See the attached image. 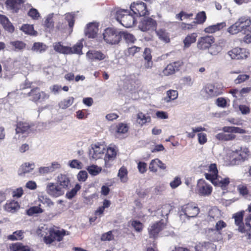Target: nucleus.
Listing matches in <instances>:
<instances>
[{
  "label": "nucleus",
  "mask_w": 251,
  "mask_h": 251,
  "mask_svg": "<svg viewBox=\"0 0 251 251\" xmlns=\"http://www.w3.org/2000/svg\"><path fill=\"white\" fill-rule=\"evenodd\" d=\"M251 155L249 148L240 147V149L232 151L227 154L226 162L230 166L238 165L247 160Z\"/></svg>",
  "instance_id": "nucleus-1"
},
{
  "label": "nucleus",
  "mask_w": 251,
  "mask_h": 251,
  "mask_svg": "<svg viewBox=\"0 0 251 251\" xmlns=\"http://www.w3.org/2000/svg\"><path fill=\"white\" fill-rule=\"evenodd\" d=\"M114 16L118 22L126 28L133 26L136 22L135 17L127 10L117 9L114 13Z\"/></svg>",
  "instance_id": "nucleus-2"
},
{
  "label": "nucleus",
  "mask_w": 251,
  "mask_h": 251,
  "mask_svg": "<svg viewBox=\"0 0 251 251\" xmlns=\"http://www.w3.org/2000/svg\"><path fill=\"white\" fill-rule=\"evenodd\" d=\"M223 132L219 133L215 137L219 141H229L234 140L236 135L233 133L245 134L246 133L245 129L236 126H225L222 129Z\"/></svg>",
  "instance_id": "nucleus-3"
},
{
  "label": "nucleus",
  "mask_w": 251,
  "mask_h": 251,
  "mask_svg": "<svg viewBox=\"0 0 251 251\" xmlns=\"http://www.w3.org/2000/svg\"><path fill=\"white\" fill-rule=\"evenodd\" d=\"M104 41L109 45H118L121 42V31L115 27H107L102 33Z\"/></svg>",
  "instance_id": "nucleus-4"
},
{
  "label": "nucleus",
  "mask_w": 251,
  "mask_h": 251,
  "mask_svg": "<svg viewBox=\"0 0 251 251\" xmlns=\"http://www.w3.org/2000/svg\"><path fill=\"white\" fill-rule=\"evenodd\" d=\"M23 97H30L29 100L38 103V102L43 103L48 100L50 98V95L44 91H41L40 88L36 87L31 89L29 92L24 94Z\"/></svg>",
  "instance_id": "nucleus-5"
},
{
  "label": "nucleus",
  "mask_w": 251,
  "mask_h": 251,
  "mask_svg": "<svg viewBox=\"0 0 251 251\" xmlns=\"http://www.w3.org/2000/svg\"><path fill=\"white\" fill-rule=\"evenodd\" d=\"M48 232L49 235L43 238L44 242L46 244H50L55 241L60 242L66 234L64 229L59 230L56 227L50 228Z\"/></svg>",
  "instance_id": "nucleus-6"
},
{
  "label": "nucleus",
  "mask_w": 251,
  "mask_h": 251,
  "mask_svg": "<svg viewBox=\"0 0 251 251\" xmlns=\"http://www.w3.org/2000/svg\"><path fill=\"white\" fill-rule=\"evenodd\" d=\"M34 124L27 120L23 119L17 120L16 124L15 132L16 134H28L31 133Z\"/></svg>",
  "instance_id": "nucleus-7"
},
{
  "label": "nucleus",
  "mask_w": 251,
  "mask_h": 251,
  "mask_svg": "<svg viewBox=\"0 0 251 251\" xmlns=\"http://www.w3.org/2000/svg\"><path fill=\"white\" fill-rule=\"evenodd\" d=\"M130 8L137 17L145 16L149 14L147 4L143 1L138 0L133 2L131 4Z\"/></svg>",
  "instance_id": "nucleus-8"
},
{
  "label": "nucleus",
  "mask_w": 251,
  "mask_h": 251,
  "mask_svg": "<svg viewBox=\"0 0 251 251\" xmlns=\"http://www.w3.org/2000/svg\"><path fill=\"white\" fill-rule=\"evenodd\" d=\"M244 210H241L234 214L232 218L234 219L235 225L238 226V230L242 233H246V237L247 239L248 228L246 227L245 223H244Z\"/></svg>",
  "instance_id": "nucleus-9"
},
{
  "label": "nucleus",
  "mask_w": 251,
  "mask_h": 251,
  "mask_svg": "<svg viewBox=\"0 0 251 251\" xmlns=\"http://www.w3.org/2000/svg\"><path fill=\"white\" fill-rule=\"evenodd\" d=\"M212 187L204 179H200L198 180L196 191L200 196H208L212 193Z\"/></svg>",
  "instance_id": "nucleus-10"
},
{
  "label": "nucleus",
  "mask_w": 251,
  "mask_h": 251,
  "mask_svg": "<svg viewBox=\"0 0 251 251\" xmlns=\"http://www.w3.org/2000/svg\"><path fill=\"white\" fill-rule=\"evenodd\" d=\"M215 42V38L213 36L206 35L199 38L197 47L200 50H206L209 49Z\"/></svg>",
  "instance_id": "nucleus-11"
},
{
  "label": "nucleus",
  "mask_w": 251,
  "mask_h": 251,
  "mask_svg": "<svg viewBox=\"0 0 251 251\" xmlns=\"http://www.w3.org/2000/svg\"><path fill=\"white\" fill-rule=\"evenodd\" d=\"M181 211L188 218H194L199 213L200 209L195 204L188 203L181 206Z\"/></svg>",
  "instance_id": "nucleus-12"
},
{
  "label": "nucleus",
  "mask_w": 251,
  "mask_h": 251,
  "mask_svg": "<svg viewBox=\"0 0 251 251\" xmlns=\"http://www.w3.org/2000/svg\"><path fill=\"white\" fill-rule=\"evenodd\" d=\"M156 21L150 17L144 18L140 22L139 27L143 31L155 30L157 27Z\"/></svg>",
  "instance_id": "nucleus-13"
},
{
  "label": "nucleus",
  "mask_w": 251,
  "mask_h": 251,
  "mask_svg": "<svg viewBox=\"0 0 251 251\" xmlns=\"http://www.w3.org/2000/svg\"><path fill=\"white\" fill-rule=\"evenodd\" d=\"M164 224L161 221L153 223L148 228L150 238L155 239L158 237L159 233L163 230L165 226Z\"/></svg>",
  "instance_id": "nucleus-14"
},
{
  "label": "nucleus",
  "mask_w": 251,
  "mask_h": 251,
  "mask_svg": "<svg viewBox=\"0 0 251 251\" xmlns=\"http://www.w3.org/2000/svg\"><path fill=\"white\" fill-rule=\"evenodd\" d=\"M46 191L49 195L55 198L61 196L64 194L63 188H61L58 184L52 182L48 184Z\"/></svg>",
  "instance_id": "nucleus-15"
},
{
  "label": "nucleus",
  "mask_w": 251,
  "mask_h": 251,
  "mask_svg": "<svg viewBox=\"0 0 251 251\" xmlns=\"http://www.w3.org/2000/svg\"><path fill=\"white\" fill-rule=\"evenodd\" d=\"M232 59H243L247 58L249 52L246 49L236 47L228 52Z\"/></svg>",
  "instance_id": "nucleus-16"
},
{
  "label": "nucleus",
  "mask_w": 251,
  "mask_h": 251,
  "mask_svg": "<svg viewBox=\"0 0 251 251\" xmlns=\"http://www.w3.org/2000/svg\"><path fill=\"white\" fill-rule=\"evenodd\" d=\"M105 146L99 143L92 145V149L90 150L89 155L92 158L98 159L101 157L104 153Z\"/></svg>",
  "instance_id": "nucleus-17"
},
{
  "label": "nucleus",
  "mask_w": 251,
  "mask_h": 251,
  "mask_svg": "<svg viewBox=\"0 0 251 251\" xmlns=\"http://www.w3.org/2000/svg\"><path fill=\"white\" fill-rule=\"evenodd\" d=\"M183 62L179 60L171 63L167 65L163 69L162 73L164 75L168 76L175 74L179 70L180 68L183 66Z\"/></svg>",
  "instance_id": "nucleus-18"
},
{
  "label": "nucleus",
  "mask_w": 251,
  "mask_h": 251,
  "mask_svg": "<svg viewBox=\"0 0 251 251\" xmlns=\"http://www.w3.org/2000/svg\"><path fill=\"white\" fill-rule=\"evenodd\" d=\"M99 24L96 22L88 23L84 30L86 36L88 38H95L99 31Z\"/></svg>",
  "instance_id": "nucleus-19"
},
{
  "label": "nucleus",
  "mask_w": 251,
  "mask_h": 251,
  "mask_svg": "<svg viewBox=\"0 0 251 251\" xmlns=\"http://www.w3.org/2000/svg\"><path fill=\"white\" fill-rule=\"evenodd\" d=\"M205 92L210 97H216L223 94V89L212 84H206L203 88Z\"/></svg>",
  "instance_id": "nucleus-20"
},
{
  "label": "nucleus",
  "mask_w": 251,
  "mask_h": 251,
  "mask_svg": "<svg viewBox=\"0 0 251 251\" xmlns=\"http://www.w3.org/2000/svg\"><path fill=\"white\" fill-rule=\"evenodd\" d=\"M116 155V151L114 148L109 147L107 149L104 158L105 167L108 168L111 166L110 161H112L115 159Z\"/></svg>",
  "instance_id": "nucleus-21"
},
{
  "label": "nucleus",
  "mask_w": 251,
  "mask_h": 251,
  "mask_svg": "<svg viewBox=\"0 0 251 251\" xmlns=\"http://www.w3.org/2000/svg\"><path fill=\"white\" fill-rule=\"evenodd\" d=\"M87 57L91 60H102L106 55L100 50H90L86 53Z\"/></svg>",
  "instance_id": "nucleus-22"
},
{
  "label": "nucleus",
  "mask_w": 251,
  "mask_h": 251,
  "mask_svg": "<svg viewBox=\"0 0 251 251\" xmlns=\"http://www.w3.org/2000/svg\"><path fill=\"white\" fill-rule=\"evenodd\" d=\"M196 251H215L216 247L211 242H203L199 243L195 246Z\"/></svg>",
  "instance_id": "nucleus-23"
},
{
  "label": "nucleus",
  "mask_w": 251,
  "mask_h": 251,
  "mask_svg": "<svg viewBox=\"0 0 251 251\" xmlns=\"http://www.w3.org/2000/svg\"><path fill=\"white\" fill-rule=\"evenodd\" d=\"M0 24L8 32L12 33L14 31L15 28L13 25L6 16L0 14Z\"/></svg>",
  "instance_id": "nucleus-24"
},
{
  "label": "nucleus",
  "mask_w": 251,
  "mask_h": 251,
  "mask_svg": "<svg viewBox=\"0 0 251 251\" xmlns=\"http://www.w3.org/2000/svg\"><path fill=\"white\" fill-rule=\"evenodd\" d=\"M23 0H6L5 4L7 6L15 13H17L19 9L20 5L24 3Z\"/></svg>",
  "instance_id": "nucleus-25"
},
{
  "label": "nucleus",
  "mask_w": 251,
  "mask_h": 251,
  "mask_svg": "<svg viewBox=\"0 0 251 251\" xmlns=\"http://www.w3.org/2000/svg\"><path fill=\"white\" fill-rule=\"evenodd\" d=\"M143 57L146 61L144 64L145 68H151L152 66V56L151 54V50L150 48H146L145 49L143 53Z\"/></svg>",
  "instance_id": "nucleus-26"
},
{
  "label": "nucleus",
  "mask_w": 251,
  "mask_h": 251,
  "mask_svg": "<svg viewBox=\"0 0 251 251\" xmlns=\"http://www.w3.org/2000/svg\"><path fill=\"white\" fill-rule=\"evenodd\" d=\"M198 34L196 32H193L188 34L183 41L184 48H188L191 45L195 43L197 41Z\"/></svg>",
  "instance_id": "nucleus-27"
},
{
  "label": "nucleus",
  "mask_w": 251,
  "mask_h": 251,
  "mask_svg": "<svg viewBox=\"0 0 251 251\" xmlns=\"http://www.w3.org/2000/svg\"><path fill=\"white\" fill-rule=\"evenodd\" d=\"M57 184L64 190L68 188L70 184V180L67 175L60 174L57 177Z\"/></svg>",
  "instance_id": "nucleus-28"
},
{
  "label": "nucleus",
  "mask_w": 251,
  "mask_h": 251,
  "mask_svg": "<svg viewBox=\"0 0 251 251\" xmlns=\"http://www.w3.org/2000/svg\"><path fill=\"white\" fill-rule=\"evenodd\" d=\"M9 249L10 251H30V248L28 246L24 245L20 242L10 244Z\"/></svg>",
  "instance_id": "nucleus-29"
},
{
  "label": "nucleus",
  "mask_w": 251,
  "mask_h": 251,
  "mask_svg": "<svg viewBox=\"0 0 251 251\" xmlns=\"http://www.w3.org/2000/svg\"><path fill=\"white\" fill-rule=\"evenodd\" d=\"M226 26V23L222 22L206 27L204 28V31L207 33H213L216 31L221 30Z\"/></svg>",
  "instance_id": "nucleus-30"
},
{
  "label": "nucleus",
  "mask_w": 251,
  "mask_h": 251,
  "mask_svg": "<svg viewBox=\"0 0 251 251\" xmlns=\"http://www.w3.org/2000/svg\"><path fill=\"white\" fill-rule=\"evenodd\" d=\"M129 126L126 123H119L116 125L113 129L115 133L117 135L125 134L127 132Z\"/></svg>",
  "instance_id": "nucleus-31"
},
{
  "label": "nucleus",
  "mask_w": 251,
  "mask_h": 251,
  "mask_svg": "<svg viewBox=\"0 0 251 251\" xmlns=\"http://www.w3.org/2000/svg\"><path fill=\"white\" fill-rule=\"evenodd\" d=\"M219 178H221L219 176L218 177H217V179H216L215 181V183H214L213 185L215 186L220 187L223 190H226L227 186L230 183L229 178L228 177H226L221 178V179L220 180Z\"/></svg>",
  "instance_id": "nucleus-32"
},
{
  "label": "nucleus",
  "mask_w": 251,
  "mask_h": 251,
  "mask_svg": "<svg viewBox=\"0 0 251 251\" xmlns=\"http://www.w3.org/2000/svg\"><path fill=\"white\" fill-rule=\"evenodd\" d=\"M238 23L239 27L240 28L241 31L250 30L251 21L246 17H241L236 22Z\"/></svg>",
  "instance_id": "nucleus-33"
},
{
  "label": "nucleus",
  "mask_w": 251,
  "mask_h": 251,
  "mask_svg": "<svg viewBox=\"0 0 251 251\" xmlns=\"http://www.w3.org/2000/svg\"><path fill=\"white\" fill-rule=\"evenodd\" d=\"M155 31L157 36L160 40L165 43H169L170 42L169 34L165 29L160 28L158 30H156V29Z\"/></svg>",
  "instance_id": "nucleus-34"
},
{
  "label": "nucleus",
  "mask_w": 251,
  "mask_h": 251,
  "mask_svg": "<svg viewBox=\"0 0 251 251\" xmlns=\"http://www.w3.org/2000/svg\"><path fill=\"white\" fill-rule=\"evenodd\" d=\"M151 121V118L149 115H146L142 112H139L137 115V122L141 126Z\"/></svg>",
  "instance_id": "nucleus-35"
},
{
  "label": "nucleus",
  "mask_w": 251,
  "mask_h": 251,
  "mask_svg": "<svg viewBox=\"0 0 251 251\" xmlns=\"http://www.w3.org/2000/svg\"><path fill=\"white\" fill-rule=\"evenodd\" d=\"M53 49L57 52L66 54H68V51L71 49L69 47L62 45L61 42L55 43L53 45Z\"/></svg>",
  "instance_id": "nucleus-36"
},
{
  "label": "nucleus",
  "mask_w": 251,
  "mask_h": 251,
  "mask_svg": "<svg viewBox=\"0 0 251 251\" xmlns=\"http://www.w3.org/2000/svg\"><path fill=\"white\" fill-rule=\"evenodd\" d=\"M123 38L127 43H134L136 40L135 37L127 31H121V41Z\"/></svg>",
  "instance_id": "nucleus-37"
},
{
  "label": "nucleus",
  "mask_w": 251,
  "mask_h": 251,
  "mask_svg": "<svg viewBox=\"0 0 251 251\" xmlns=\"http://www.w3.org/2000/svg\"><path fill=\"white\" fill-rule=\"evenodd\" d=\"M75 99L73 97H70L67 99H64L60 101L58 104L60 108L65 109L69 107L73 104Z\"/></svg>",
  "instance_id": "nucleus-38"
},
{
  "label": "nucleus",
  "mask_w": 251,
  "mask_h": 251,
  "mask_svg": "<svg viewBox=\"0 0 251 251\" xmlns=\"http://www.w3.org/2000/svg\"><path fill=\"white\" fill-rule=\"evenodd\" d=\"M206 15L204 11L199 12L196 16L195 21H193V24L196 25L197 24H203L206 21Z\"/></svg>",
  "instance_id": "nucleus-39"
},
{
  "label": "nucleus",
  "mask_w": 251,
  "mask_h": 251,
  "mask_svg": "<svg viewBox=\"0 0 251 251\" xmlns=\"http://www.w3.org/2000/svg\"><path fill=\"white\" fill-rule=\"evenodd\" d=\"M83 44L81 42H77L73 47H70L71 49L68 51V54H77L79 55L82 54V50L83 48Z\"/></svg>",
  "instance_id": "nucleus-40"
},
{
  "label": "nucleus",
  "mask_w": 251,
  "mask_h": 251,
  "mask_svg": "<svg viewBox=\"0 0 251 251\" xmlns=\"http://www.w3.org/2000/svg\"><path fill=\"white\" fill-rule=\"evenodd\" d=\"M47 48V46L44 43L41 42H35L33 44L31 48V50L33 51L42 53L45 51Z\"/></svg>",
  "instance_id": "nucleus-41"
},
{
  "label": "nucleus",
  "mask_w": 251,
  "mask_h": 251,
  "mask_svg": "<svg viewBox=\"0 0 251 251\" xmlns=\"http://www.w3.org/2000/svg\"><path fill=\"white\" fill-rule=\"evenodd\" d=\"M20 29L27 34L31 35H36L37 34V32L34 29L33 25L24 24L22 26Z\"/></svg>",
  "instance_id": "nucleus-42"
},
{
  "label": "nucleus",
  "mask_w": 251,
  "mask_h": 251,
  "mask_svg": "<svg viewBox=\"0 0 251 251\" xmlns=\"http://www.w3.org/2000/svg\"><path fill=\"white\" fill-rule=\"evenodd\" d=\"M20 207L19 203L15 201H12L7 202L4 206L5 209L9 212H13Z\"/></svg>",
  "instance_id": "nucleus-43"
},
{
  "label": "nucleus",
  "mask_w": 251,
  "mask_h": 251,
  "mask_svg": "<svg viewBox=\"0 0 251 251\" xmlns=\"http://www.w3.org/2000/svg\"><path fill=\"white\" fill-rule=\"evenodd\" d=\"M33 166H34V164L25 163L23 164L20 167L19 173V175H22L30 172L33 170V168L32 167Z\"/></svg>",
  "instance_id": "nucleus-44"
},
{
  "label": "nucleus",
  "mask_w": 251,
  "mask_h": 251,
  "mask_svg": "<svg viewBox=\"0 0 251 251\" xmlns=\"http://www.w3.org/2000/svg\"><path fill=\"white\" fill-rule=\"evenodd\" d=\"M10 45L14 48L15 51H21L25 49L26 47V44L21 41H15L10 42Z\"/></svg>",
  "instance_id": "nucleus-45"
},
{
  "label": "nucleus",
  "mask_w": 251,
  "mask_h": 251,
  "mask_svg": "<svg viewBox=\"0 0 251 251\" xmlns=\"http://www.w3.org/2000/svg\"><path fill=\"white\" fill-rule=\"evenodd\" d=\"M127 174L128 172L126 168L123 166L119 169L118 176L121 181L125 182L127 180Z\"/></svg>",
  "instance_id": "nucleus-46"
},
{
  "label": "nucleus",
  "mask_w": 251,
  "mask_h": 251,
  "mask_svg": "<svg viewBox=\"0 0 251 251\" xmlns=\"http://www.w3.org/2000/svg\"><path fill=\"white\" fill-rule=\"evenodd\" d=\"M167 97L165 98V100L168 102L177 98L178 92L176 90H169L167 92Z\"/></svg>",
  "instance_id": "nucleus-47"
},
{
  "label": "nucleus",
  "mask_w": 251,
  "mask_h": 251,
  "mask_svg": "<svg viewBox=\"0 0 251 251\" xmlns=\"http://www.w3.org/2000/svg\"><path fill=\"white\" fill-rule=\"evenodd\" d=\"M65 19L68 23L69 26L72 29L75 22V14L74 12L67 13L65 14Z\"/></svg>",
  "instance_id": "nucleus-48"
},
{
  "label": "nucleus",
  "mask_w": 251,
  "mask_h": 251,
  "mask_svg": "<svg viewBox=\"0 0 251 251\" xmlns=\"http://www.w3.org/2000/svg\"><path fill=\"white\" fill-rule=\"evenodd\" d=\"M41 205L39 204L37 206H32L30 207L26 211L27 214L29 216H32L35 214L42 213L44 212V210L41 208Z\"/></svg>",
  "instance_id": "nucleus-49"
},
{
  "label": "nucleus",
  "mask_w": 251,
  "mask_h": 251,
  "mask_svg": "<svg viewBox=\"0 0 251 251\" xmlns=\"http://www.w3.org/2000/svg\"><path fill=\"white\" fill-rule=\"evenodd\" d=\"M23 232L22 230H17L14 232L12 234L8 235L7 239L11 241L21 240L23 239Z\"/></svg>",
  "instance_id": "nucleus-50"
},
{
  "label": "nucleus",
  "mask_w": 251,
  "mask_h": 251,
  "mask_svg": "<svg viewBox=\"0 0 251 251\" xmlns=\"http://www.w3.org/2000/svg\"><path fill=\"white\" fill-rule=\"evenodd\" d=\"M251 221V214H250L245 219V225L248 228L247 232V240H251V225L250 222Z\"/></svg>",
  "instance_id": "nucleus-51"
},
{
  "label": "nucleus",
  "mask_w": 251,
  "mask_h": 251,
  "mask_svg": "<svg viewBox=\"0 0 251 251\" xmlns=\"http://www.w3.org/2000/svg\"><path fill=\"white\" fill-rule=\"evenodd\" d=\"M80 188L81 186L79 184H76L74 188L66 193L67 198L69 199H71L74 198Z\"/></svg>",
  "instance_id": "nucleus-52"
},
{
  "label": "nucleus",
  "mask_w": 251,
  "mask_h": 251,
  "mask_svg": "<svg viewBox=\"0 0 251 251\" xmlns=\"http://www.w3.org/2000/svg\"><path fill=\"white\" fill-rule=\"evenodd\" d=\"M227 31L232 35L236 34L241 31L239 27L238 23L235 22L234 24L229 26L227 29Z\"/></svg>",
  "instance_id": "nucleus-53"
},
{
  "label": "nucleus",
  "mask_w": 251,
  "mask_h": 251,
  "mask_svg": "<svg viewBox=\"0 0 251 251\" xmlns=\"http://www.w3.org/2000/svg\"><path fill=\"white\" fill-rule=\"evenodd\" d=\"M132 226L134 228L136 232H140L142 231L144 225L139 221L133 220L131 222V224Z\"/></svg>",
  "instance_id": "nucleus-54"
},
{
  "label": "nucleus",
  "mask_w": 251,
  "mask_h": 251,
  "mask_svg": "<svg viewBox=\"0 0 251 251\" xmlns=\"http://www.w3.org/2000/svg\"><path fill=\"white\" fill-rule=\"evenodd\" d=\"M250 76L247 74L239 75L234 80V83L236 84H240L249 80Z\"/></svg>",
  "instance_id": "nucleus-55"
},
{
  "label": "nucleus",
  "mask_w": 251,
  "mask_h": 251,
  "mask_svg": "<svg viewBox=\"0 0 251 251\" xmlns=\"http://www.w3.org/2000/svg\"><path fill=\"white\" fill-rule=\"evenodd\" d=\"M87 170L91 175L96 176L101 172V169L96 165H92L88 167Z\"/></svg>",
  "instance_id": "nucleus-56"
},
{
  "label": "nucleus",
  "mask_w": 251,
  "mask_h": 251,
  "mask_svg": "<svg viewBox=\"0 0 251 251\" xmlns=\"http://www.w3.org/2000/svg\"><path fill=\"white\" fill-rule=\"evenodd\" d=\"M237 190L239 194L243 196L249 194V190L246 184H240L237 186Z\"/></svg>",
  "instance_id": "nucleus-57"
},
{
  "label": "nucleus",
  "mask_w": 251,
  "mask_h": 251,
  "mask_svg": "<svg viewBox=\"0 0 251 251\" xmlns=\"http://www.w3.org/2000/svg\"><path fill=\"white\" fill-rule=\"evenodd\" d=\"M193 16V14L192 13H187L183 11H181L178 14L176 15V18L182 21L183 20V17H184V19H191Z\"/></svg>",
  "instance_id": "nucleus-58"
},
{
  "label": "nucleus",
  "mask_w": 251,
  "mask_h": 251,
  "mask_svg": "<svg viewBox=\"0 0 251 251\" xmlns=\"http://www.w3.org/2000/svg\"><path fill=\"white\" fill-rule=\"evenodd\" d=\"M28 15L33 20H37L40 17V14L38 10L34 8H31L29 9L27 13Z\"/></svg>",
  "instance_id": "nucleus-59"
},
{
  "label": "nucleus",
  "mask_w": 251,
  "mask_h": 251,
  "mask_svg": "<svg viewBox=\"0 0 251 251\" xmlns=\"http://www.w3.org/2000/svg\"><path fill=\"white\" fill-rule=\"evenodd\" d=\"M114 239V235L112 231H109L106 233L102 234L100 240L103 241H111Z\"/></svg>",
  "instance_id": "nucleus-60"
},
{
  "label": "nucleus",
  "mask_w": 251,
  "mask_h": 251,
  "mask_svg": "<svg viewBox=\"0 0 251 251\" xmlns=\"http://www.w3.org/2000/svg\"><path fill=\"white\" fill-rule=\"evenodd\" d=\"M39 201L43 204H46L50 207L54 205V202L50 198L44 196H41L39 198Z\"/></svg>",
  "instance_id": "nucleus-61"
},
{
  "label": "nucleus",
  "mask_w": 251,
  "mask_h": 251,
  "mask_svg": "<svg viewBox=\"0 0 251 251\" xmlns=\"http://www.w3.org/2000/svg\"><path fill=\"white\" fill-rule=\"evenodd\" d=\"M157 158L152 159L149 164V169L153 173H156L157 171Z\"/></svg>",
  "instance_id": "nucleus-62"
},
{
  "label": "nucleus",
  "mask_w": 251,
  "mask_h": 251,
  "mask_svg": "<svg viewBox=\"0 0 251 251\" xmlns=\"http://www.w3.org/2000/svg\"><path fill=\"white\" fill-rule=\"evenodd\" d=\"M141 50V48L134 46L127 49V53L128 55L134 56L136 53L140 52Z\"/></svg>",
  "instance_id": "nucleus-63"
},
{
  "label": "nucleus",
  "mask_w": 251,
  "mask_h": 251,
  "mask_svg": "<svg viewBox=\"0 0 251 251\" xmlns=\"http://www.w3.org/2000/svg\"><path fill=\"white\" fill-rule=\"evenodd\" d=\"M244 34L245 36L243 38V40H240V42L242 43L244 42L245 43L249 44L251 43V30H245Z\"/></svg>",
  "instance_id": "nucleus-64"
}]
</instances>
